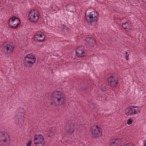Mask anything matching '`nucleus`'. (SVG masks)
<instances>
[{
	"mask_svg": "<svg viewBox=\"0 0 146 146\" xmlns=\"http://www.w3.org/2000/svg\"><path fill=\"white\" fill-rule=\"evenodd\" d=\"M97 13L95 11H92L88 15V17L89 18V21L91 25H94L97 23Z\"/></svg>",
	"mask_w": 146,
	"mask_h": 146,
	"instance_id": "6e6552de",
	"label": "nucleus"
},
{
	"mask_svg": "<svg viewBox=\"0 0 146 146\" xmlns=\"http://www.w3.org/2000/svg\"><path fill=\"white\" fill-rule=\"evenodd\" d=\"M85 44L88 46L90 48H92L95 44V41L93 38L88 37L85 39Z\"/></svg>",
	"mask_w": 146,
	"mask_h": 146,
	"instance_id": "ddd939ff",
	"label": "nucleus"
},
{
	"mask_svg": "<svg viewBox=\"0 0 146 146\" xmlns=\"http://www.w3.org/2000/svg\"><path fill=\"white\" fill-rule=\"evenodd\" d=\"M88 86L86 83H83L81 86L82 90H84L87 89L88 88Z\"/></svg>",
	"mask_w": 146,
	"mask_h": 146,
	"instance_id": "412c9836",
	"label": "nucleus"
},
{
	"mask_svg": "<svg viewBox=\"0 0 146 146\" xmlns=\"http://www.w3.org/2000/svg\"><path fill=\"white\" fill-rule=\"evenodd\" d=\"M64 130L65 133L68 135L72 134L74 131V125L73 122L69 121L65 124Z\"/></svg>",
	"mask_w": 146,
	"mask_h": 146,
	"instance_id": "423d86ee",
	"label": "nucleus"
},
{
	"mask_svg": "<svg viewBox=\"0 0 146 146\" xmlns=\"http://www.w3.org/2000/svg\"><path fill=\"white\" fill-rule=\"evenodd\" d=\"M9 143V137L5 131L0 132V144L2 146H7Z\"/></svg>",
	"mask_w": 146,
	"mask_h": 146,
	"instance_id": "7ed1b4c3",
	"label": "nucleus"
},
{
	"mask_svg": "<svg viewBox=\"0 0 146 146\" xmlns=\"http://www.w3.org/2000/svg\"><path fill=\"white\" fill-rule=\"evenodd\" d=\"M91 132L93 137L95 138L101 137L102 135V129L97 125L92 126L91 128Z\"/></svg>",
	"mask_w": 146,
	"mask_h": 146,
	"instance_id": "39448f33",
	"label": "nucleus"
},
{
	"mask_svg": "<svg viewBox=\"0 0 146 146\" xmlns=\"http://www.w3.org/2000/svg\"><path fill=\"white\" fill-rule=\"evenodd\" d=\"M133 115H136L139 114L140 112V108L138 107H131Z\"/></svg>",
	"mask_w": 146,
	"mask_h": 146,
	"instance_id": "6ab92c4d",
	"label": "nucleus"
},
{
	"mask_svg": "<svg viewBox=\"0 0 146 146\" xmlns=\"http://www.w3.org/2000/svg\"><path fill=\"white\" fill-rule=\"evenodd\" d=\"M144 146H146V140H145L144 141Z\"/></svg>",
	"mask_w": 146,
	"mask_h": 146,
	"instance_id": "bb28decb",
	"label": "nucleus"
},
{
	"mask_svg": "<svg viewBox=\"0 0 146 146\" xmlns=\"http://www.w3.org/2000/svg\"><path fill=\"white\" fill-rule=\"evenodd\" d=\"M101 89L102 91H105L106 90V89H105L103 90V89H102V88H101Z\"/></svg>",
	"mask_w": 146,
	"mask_h": 146,
	"instance_id": "cd10ccee",
	"label": "nucleus"
},
{
	"mask_svg": "<svg viewBox=\"0 0 146 146\" xmlns=\"http://www.w3.org/2000/svg\"><path fill=\"white\" fill-rule=\"evenodd\" d=\"M121 142V140L120 139H114L111 141L110 146H118Z\"/></svg>",
	"mask_w": 146,
	"mask_h": 146,
	"instance_id": "2eb2a0df",
	"label": "nucleus"
},
{
	"mask_svg": "<svg viewBox=\"0 0 146 146\" xmlns=\"http://www.w3.org/2000/svg\"><path fill=\"white\" fill-rule=\"evenodd\" d=\"M20 22V21L18 18L13 17L9 19V25L11 28L15 29L18 27Z\"/></svg>",
	"mask_w": 146,
	"mask_h": 146,
	"instance_id": "1a4fd4ad",
	"label": "nucleus"
},
{
	"mask_svg": "<svg viewBox=\"0 0 146 146\" xmlns=\"http://www.w3.org/2000/svg\"><path fill=\"white\" fill-rule=\"evenodd\" d=\"M52 97L53 102L51 104H53L56 106L62 105L65 101L64 95L61 91H54L52 95Z\"/></svg>",
	"mask_w": 146,
	"mask_h": 146,
	"instance_id": "f257e3e1",
	"label": "nucleus"
},
{
	"mask_svg": "<svg viewBox=\"0 0 146 146\" xmlns=\"http://www.w3.org/2000/svg\"><path fill=\"white\" fill-rule=\"evenodd\" d=\"M16 114H19L24 115V110L22 108H20L18 109L17 111Z\"/></svg>",
	"mask_w": 146,
	"mask_h": 146,
	"instance_id": "aec40b11",
	"label": "nucleus"
},
{
	"mask_svg": "<svg viewBox=\"0 0 146 146\" xmlns=\"http://www.w3.org/2000/svg\"><path fill=\"white\" fill-rule=\"evenodd\" d=\"M125 114L127 116L132 115H133V112L132 108H127L124 111Z\"/></svg>",
	"mask_w": 146,
	"mask_h": 146,
	"instance_id": "a211bd4d",
	"label": "nucleus"
},
{
	"mask_svg": "<svg viewBox=\"0 0 146 146\" xmlns=\"http://www.w3.org/2000/svg\"><path fill=\"white\" fill-rule=\"evenodd\" d=\"M24 115L16 114L15 117L17 121L20 123H23L24 120Z\"/></svg>",
	"mask_w": 146,
	"mask_h": 146,
	"instance_id": "f3484780",
	"label": "nucleus"
},
{
	"mask_svg": "<svg viewBox=\"0 0 146 146\" xmlns=\"http://www.w3.org/2000/svg\"><path fill=\"white\" fill-rule=\"evenodd\" d=\"M76 54L77 56L79 57H83L86 55V51L83 47H79L76 49Z\"/></svg>",
	"mask_w": 146,
	"mask_h": 146,
	"instance_id": "f8f14e48",
	"label": "nucleus"
},
{
	"mask_svg": "<svg viewBox=\"0 0 146 146\" xmlns=\"http://www.w3.org/2000/svg\"><path fill=\"white\" fill-rule=\"evenodd\" d=\"M45 38V36L43 34H37L35 36V40L39 42H42L43 41Z\"/></svg>",
	"mask_w": 146,
	"mask_h": 146,
	"instance_id": "4468645a",
	"label": "nucleus"
},
{
	"mask_svg": "<svg viewBox=\"0 0 146 146\" xmlns=\"http://www.w3.org/2000/svg\"><path fill=\"white\" fill-rule=\"evenodd\" d=\"M52 132L53 133H54L55 132V128H52Z\"/></svg>",
	"mask_w": 146,
	"mask_h": 146,
	"instance_id": "a878e982",
	"label": "nucleus"
},
{
	"mask_svg": "<svg viewBox=\"0 0 146 146\" xmlns=\"http://www.w3.org/2000/svg\"><path fill=\"white\" fill-rule=\"evenodd\" d=\"M133 143H129L124 145V146H133Z\"/></svg>",
	"mask_w": 146,
	"mask_h": 146,
	"instance_id": "5701e85b",
	"label": "nucleus"
},
{
	"mask_svg": "<svg viewBox=\"0 0 146 146\" xmlns=\"http://www.w3.org/2000/svg\"><path fill=\"white\" fill-rule=\"evenodd\" d=\"M108 80L111 87H114L117 85L118 81L116 76H111L108 77Z\"/></svg>",
	"mask_w": 146,
	"mask_h": 146,
	"instance_id": "9b49d317",
	"label": "nucleus"
},
{
	"mask_svg": "<svg viewBox=\"0 0 146 146\" xmlns=\"http://www.w3.org/2000/svg\"><path fill=\"white\" fill-rule=\"evenodd\" d=\"M33 142L35 146H44V138L42 135H37L34 137Z\"/></svg>",
	"mask_w": 146,
	"mask_h": 146,
	"instance_id": "0eeeda50",
	"label": "nucleus"
},
{
	"mask_svg": "<svg viewBox=\"0 0 146 146\" xmlns=\"http://www.w3.org/2000/svg\"><path fill=\"white\" fill-rule=\"evenodd\" d=\"M36 58L32 54H28L25 57L24 64L25 67L29 68H31L36 62Z\"/></svg>",
	"mask_w": 146,
	"mask_h": 146,
	"instance_id": "f03ea898",
	"label": "nucleus"
},
{
	"mask_svg": "<svg viewBox=\"0 0 146 146\" xmlns=\"http://www.w3.org/2000/svg\"><path fill=\"white\" fill-rule=\"evenodd\" d=\"M125 58L127 60H129V54L128 52H126L125 53Z\"/></svg>",
	"mask_w": 146,
	"mask_h": 146,
	"instance_id": "393cba45",
	"label": "nucleus"
},
{
	"mask_svg": "<svg viewBox=\"0 0 146 146\" xmlns=\"http://www.w3.org/2000/svg\"><path fill=\"white\" fill-rule=\"evenodd\" d=\"M123 27L128 31L131 29L132 25L131 23L129 22H126L123 23L122 24Z\"/></svg>",
	"mask_w": 146,
	"mask_h": 146,
	"instance_id": "dca6fc26",
	"label": "nucleus"
},
{
	"mask_svg": "<svg viewBox=\"0 0 146 146\" xmlns=\"http://www.w3.org/2000/svg\"><path fill=\"white\" fill-rule=\"evenodd\" d=\"M15 45L12 42L6 44L4 46V50L5 53L7 54H10L13 52Z\"/></svg>",
	"mask_w": 146,
	"mask_h": 146,
	"instance_id": "9d476101",
	"label": "nucleus"
},
{
	"mask_svg": "<svg viewBox=\"0 0 146 146\" xmlns=\"http://www.w3.org/2000/svg\"><path fill=\"white\" fill-rule=\"evenodd\" d=\"M32 143V141H29L26 144L27 146H31V144Z\"/></svg>",
	"mask_w": 146,
	"mask_h": 146,
	"instance_id": "b1692460",
	"label": "nucleus"
},
{
	"mask_svg": "<svg viewBox=\"0 0 146 146\" xmlns=\"http://www.w3.org/2000/svg\"><path fill=\"white\" fill-rule=\"evenodd\" d=\"M133 122L132 119L131 118H129L127 120V124L128 125H130Z\"/></svg>",
	"mask_w": 146,
	"mask_h": 146,
	"instance_id": "4be33fe9",
	"label": "nucleus"
},
{
	"mask_svg": "<svg viewBox=\"0 0 146 146\" xmlns=\"http://www.w3.org/2000/svg\"><path fill=\"white\" fill-rule=\"evenodd\" d=\"M39 13L37 10H32L29 13L28 19L31 23H35L38 21L39 19Z\"/></svg>",
	"mask_w": 146,
	"mask_h": 146,
	"instance_id": "20e7f679",
	"label": "nucleus"
}]
</instances>
